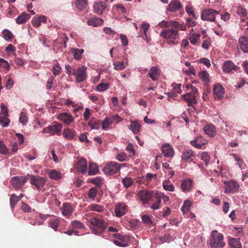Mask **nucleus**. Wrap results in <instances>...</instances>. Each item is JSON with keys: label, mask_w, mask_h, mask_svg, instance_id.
<instances>
[{"label": "nucleus", "mask_w": 248, "mask_h": 248, "mask_svg": "<svg viewBox=\"0 0 248 248\" xmlns=\"http://www.w3.org/2000/svg\"><path fill=\"white\" fill-rule=\"evenodd\" d=\"M160 36L165 39L168 44L174 45L179 37L178 30L170 28L162 29L160 32Z\"/></svg>", "instance_id": "nucleus-1"}, {"label": "nucleus", "mask_w": 248, "mask_h": 248, "mask_svg": "<svg viewBox=\"0 0 248 248\" xmlns=\"http://www.w3.org/2000/svg\"><path fill=\"white\" fill-rule=\"evenodd\" d=\"M224 237L217 231L214 230L211 232L210 244L212 248H221L225 243L223 242Z\"/></svg>", "instance_id": "nucleus-2"}, {"label": "nucleus", "mask_w": 248, "mask_h": 248, "mask_svg": "<svg viewBox=\"0 0 248 248\" xmlns=\"http://www.w3.org/2000/svg\"><path fill=\"white\" fill-rule=\"evenodd\" d=\"M90 222L92 225V231L95 234H100L106 227V224L104 221L98 218H91Z\"/></svg>", "instance_id": "nucleus-3"}, {"label": "nucleus", "mask_w": 248, "mask_h": 248, "mask_svg": "<svg viewBox=\"0 0 248 248\" xmlns=\"http://www.w3.org/2000/svg\"><path fill=\"white\" fill-rule=\"evenodd\" d=\"M191 91L189 93L182 95L183 99L187 103L189 106H193L197 103V97L199 93L198 89L194 86L191 87Z\"/></svg>", "instance_id": "nucleus-4"}, {"label": "nucleus", "mask_w": 248, "mask_h": 248, "mask_svg": "<svg viewBox=\"0 0 248 248\" xmlns=\"http://www.w3.org/2000/svg\"><path fill=\"white\" fill-rule=\"evenodd\" d=\"M30 176L31 184L35 186L38 190H42L46 183V179L40 176L31 175Z\"/></svg>", "instance_id": "nucleus-5"}, {"label": "nucleus", "mask_w": 248, "mask_h": 248, "mask_svg": "<svg viewBox=\"0 0 248 248\" xmlns=\"http://www.w3.org/2000/svg\"><path fill=\"white\" fill-rule=\"evenodd\" d=\"M86 70L87 67L84 65L73 70V75L75 76L78 82H81L86 79Z\"/></svg>", "instance_id": "nucleus-6"}, {"label": "nucleus", "mask_w": 248, "mask_h": 248, "mask_svg": "<svg viewBox=\"0 0 248 248\" xmlns=\"http://www.w3.org/2000/svg\"><path fill=\"white\" fill-rule=\"evenodd\" d=\"M120 170L119 164L115 161L110 162L106 165L103 171L107 175H112Z\"/></svg>", "instance_id": "nucleus-7"}, {"label": "nucleus", "mask_w": 248, "mask_h": 248, "mask_svg": "<svg viewBox=\"0 0 248 248\" xmlns=\"http://www.w3.org/2000/svg\"><path fill=\"white\" fill-rule=\"evenodd\" d=\"M219 14V12L217 11L207 9L202 11L201 14V18L203 20L214 21L216 16Z\"/></svg>", "instance_id": "nucleus-8"}, {"label": "nucleus", "mask_w": 248, "mask_h": 248, "mask_svg": "<svg viewBox=\"0 0 248 248\" xmlns=\"http://www.w3.org/2000/svg\"><path fill=\"white\" fill-rule=\"evenodd\" d=\"M224 184L226 186V188L225 190V193H234L237 190L239 187L238 183L234 180L225 182Z\"/></svg>", "instance_id": "nucleus-9"}, {"label": "nucleus", "mask_w": 248, "mask_h": 248, "mask_svg": "<svg viewBox=\"0 0 248 248\" xmlns=\"http://www.w3.org/2000/svg\"><path fill=\"white\" fill-rule=\"evenodd\" d=\"M214 95L215 98L221 99L224 95V90L222 85L217 83L215 85L213 89Z\"/></svg>", "instance_id": "nucleus-10"}, {"label": "nucleus", "mask_w": 248, "mask_h": 248, "mask_svg": "<svg viewBox=\"0 0 248 248\" xmlns=\"http://www.w3.org/2000/svg\"><path fill=\"white\" fill-rule=\"evenodd\" d=\"M162 152L165 157H172L174 155L172 146L169 143L164 144L161 147Z\"/></svg>", "instance_id": "nucleus-11"}, {"label": "nucleus", "mask_w": 248, "mask_h": 248, "mask_svg": "<svg viewBox=\"0 0 248 248\" xmlns=\"http://www.w3.org/2000/svg\"><path fill=\"white\" fill-rule=\"evenodd\" d=\"M75 167L78 171L81 172L82 173H85L87 169L86 160L83 158H79L77 163L75 164Z\"/></svg>", "instance_id": "nucleus-12"}, {"label": "nucleus", "mask_w": 248, "mask_h": 248, "mask_svg": "<svg viewBox=\"0 0 248 248\" xmlns=\"http://www.w3.org/2000/svg\"><path fill=\"white\" fill-rule=\"evenodd\" d=\"M26 180L24 177H14L11 180L12 185L16 189H19L25 184Z\"/></svg>", "instance_id": "nucleus-13"}, {"label": "nucleus", "mask_w": 248, "mask_h": 248, "mask_svg": "<svg viewBox=\"0 0 248 248\" xmlns=\"http://www.w3.org/2000/svg\"><path fill=\"white\" fill-rule=\"evenodd\" d=\"M62 129V125L56 122L48 126V133L51 135H60Z\"/></svg>", "instance_id": "nucleus-14"}, {"label": "nucleus", "mask_w": 248, "mask_h": 248, "mask_svg": "<svg viewBox=\"0 0 248 248\" xmlns=\"http://www.w3.org/2000/svg\"><path fill=\"white\" fill-rule=\"evenodd\" d=\"M127 211V206L124 203H119L115 206V213L118 217L124 216Z\"/></svg>", "instance_id": "nucleus-15"}, {"label": "nucleus", "mask_w": 248, "mask_h": 248, "mask_svg": "<svg viewBox=\"0 0 248 248\" xmlns=\"http://www.w3.org/2000/svg\"><path fill=\"white\" fill-rule=\"evenodd\" d=\"M148 75L153 81L158 80L160 76V71L159 68L156 66L152 67L148 73Z\"/></svg>", "instance_id": "nucleus-16"}, {"label": "nucleus", "mask_w": 248, "mask_h": 248, "mask_svg": "<svg viewBox=\"0 0 248 248\" xmlns=\"http://www.w3.org/2000/svg\"><path fill=\"white\" fill-rule=\"evenodd\" d=\"M238 45L240 48L244 53L248 52V37L242 36L239 38Z\"/></svg>", "instance_id": "nucleus-17"}, {"label": "nucleus", "mask_w": 248, "mask_h": 248, "mask_svg": "<svg viewBox=\"0 0 248 248\" xmlns=\"http://www.w3.org/2000/svg\"><path fill=\"white\" fill-rule=\"evenodd\" d=\"M107 6L108 4L106 1L96 2L94 4V12L98 15H101Z\"/></svg>", "instance_id": "nucleus-18"}, {"label": "nucleus", "mask_w": 248, "mask_h": 248, "mask_svg": "<svg viewBox=\"0 0 248 248\" xmlns=\"http://www.w3.org/2000/svg\"><path fill=\"white\" fill-rule=\"evenodd\" d=\"M172 86L173 87L172 91L170 92L166 93V94L168 95L169 98L173 97L175 96H177L178 94H180L182 92V90L181 89V84H177L174 83L172 84Z\"/></svg>", "instance_id": "nucleus-19"}, {"label": "nucleus", "mask_w": 248, "mask_h": 248, "mask_svg": "<svg viewBox=\"0 0 248 248\" xmlns=\"http://www.w3.org/2000/svg\"><path fill=\"white\" fill-rule=\"evenodd\" d=\"M237 66L231 61L225 62L223 65V71L225 73H229L236 69Z\"/></svg>", "instance_id": "nucleus-20"}, {"label": "nucleus", "mask_w": 248, "mask_h": 248, "mask_svg": "<svg viewBox=\"0 0 248 248\" xmlns=\"http://www.w3.org/2000/svg\"><path fill=\"white\" fill-rule=\"evenodd\" d=\"M182 5L179 1L173 0L168 6L167 10L171 12H174L180 9Z\"/></svg>", "instance_id": "nucleus-21"}, {"label": "nucleus", "mask_w": 248, "mask_h": 248, "mask_svg": "<svg viewBox=\"0 0 248 248\" xmlns=\"http://www.w3.org/2000/svg\"><path fill=\"white\" fill-rule=\"evenodd\" d=\"M206 142V141L203 140L202 137H198L195 140H191L190 144L193 147L197 149H200L204 145Z\"/></svg>", "instance_id": "nucleus-22"}, {"label": "nucleus", "mask_w": 248, "mask_h": 248, "mask_svg": "<svg viewBox=\"0 0 248 248\" xmlns=\"http://www.w3.org/2000/svg\"><path fill=\"white\" fill-rule=\"evenodd\" d=\"M152 193L146 190H141L139 192V196L143 203L145 204L152 197Z\"/></svg>", "instance_id": "nucleus-23"}, {"label": "nucleus", "mask_w": 248, "mask_h": 248, "mask_svg": "<svg viewBox=\"0 0 248 248\" xmlns=\"http://www.w3.org/2000/svg\"><path fill=\"white\" fill-rule=\"evenodd\" d=\"M128 129L134 134L138 133L140 129L141 125L137 121H130V124L128 126Z\"/></svg>", "instance_id": "nucleus-24"}, {"label": "nucleus", "mask_w": 248, "mask_h": 248, "mask_svg": "<svg viewBox=\"0 0 248 248\" xmlns=\"http://www.w3.org/2000/svg\"><path fill=\"white\" fill-rule=\"evenodd\" d=\"M128 60L126 59L125 62L116 61L113 62L114 69L117 71H121L124 70L128 64Z\"/></svg>", "instance_id": "nucleus-25"}, {"label": "nucleus", "mask_w": 248, "mask_h": 248, "mask_svg": "<svg viewBox=\"0 0 248 248\" xmlns=\"http://www.w3.org/2000/svg\"><path fill=\"white\" fill-rule=\"evenodd\" d=\"M58 118L60 120L63 122L67 124H69L73 121V117L70 114L67 113H63L60 114Z\"/></svg>", "instance_id": "nucleus-26"}, {"label": "nucleus", "mask_w": 248, "mask_h": 248, "mask_svg": "<svg viewBox=\"0 0 248 248\" xmlns=\"http://www.w3.org/2000/svg\"><path fill=\"white\" fill-rule=\"evenodd\" d=\"M195 155L191 150L187 149L184 151L182 155V159L185 161L192 160Z\"/></svg>", "instance_id": "nucleus-27"}, {"label": "nucleus", "mask_w": 248, "mask_h": 248, "mask_svg": "<svg viewBox=\"0 0 248 248\" xmlns=\"http://www.w3.org/2000/svg\"><path fill=\"white\" fill-rule=\"evenodd\" d=\"M62 211L63 216L69 217L72 214L73 208L69 204L64 203L62 207Z\"/></svg>", "instance_id": "nucleus-28"}, {"label": "nucleus", "mask_w": 248, "mask_h": 248, "mask_svg": "<svg viewBox=\"0 0 248 248\" xmlns=\"http://www.w3.org/2000/svg\"><path fill=\"white\" fill-rule=\"evenodd\" d=\"M31 17L29 14L23 12L20 16L16 18V23L17 24H24L26 23Z\"/></svg>", "instance_id": "nucleus-29"}, {"label": "nucleus", "mask_w": 248, "mask_h": 248, "mask_svg": "<svg viewBox=\"0 0 248 248\" xmlns=\"http://www.w3.org/2000/svg\"><path fill=\"white\" fill-rule=\"evenodd\" d=\"M204 131L205 133L210 137H214L216 133V130L213 124H207L204 126Z\"/></svg>", "instance_id": "nucleus-30"}, {"label": "nucleus", "mask_w": 248, "mask_h": 248, "mask_svg": "<svg viewBox=\"0 0 248 248\" xmlns=\"http://www.w3.org/2000/svg\"><path fill=\"white\" fill-rule=\"evenodd\" d=\"M103 20L99 17H94L90 18L87 21V24L89 26L97 27L102 24Z\"/></svg>", "instance_id": "nucleus-31"}, {"label": "nucleus", "mask_w": 248, "mask_h": 248, "mask_svg": "<svg viewBox=\"0 0 248 248\" xmlns=\"http://www.w3.org/2000/svg\"><path fill=\"white\" fill-rule=\"evenodd\" d=\"M46 21V17L44 16H41L38 17H34L32 20V25L35 27L40 26L41 23H45Z\"/></svg>", "instance_id": "nucleus-32"}, {"label": "nucleus", "mask_w": 248, "mask_h": 248, "mask_svg": "<svg viewBox=\"0 0 248 248\" xmlns=\"http://www.w3.org/2000/svg\"><path fill=\"white\" fill-rule=\"evenodd\" d=\"M192 181L191 179L185 180L181 184V187L184 191H189L192 187Z\"/></svg>", "instance_id": "nucleus-33"}, {"label": "nucleus", "mask_w": 248, "mask_h": 248, "mask_svg": "<svg viewBox=\"0 0 248 248\" xmlns=\"http://www.w3.org/2000/svg\"><path fill=\"white\" fill-rule=\"evenodd\" d=\"M84 52L83 49L72 48L71 52L73 54L74 58L76 60H80L81 58L82 54Z\"/></svg>", "instance_id": "nucleus-34"}, {"label": "nucleus", "mask_w": 248, "mask_h": 248, "mask_svg": "<svg viewBox=\"0 0 248 248\" xmlns=\"http://www.w3.org/2000/svg\"><path fill=\"white\" fill-rule=\"evenodd\" d=\"M47 172L49 177L54 180H58L62 176V174L60 172L55 170H49L47 171Z\"/></svg>", "instance_id": "nucleus-35"}, {"label": "nucleus", "mask_w": 248, "mask_h": 248, "mask_svg": "<svg viewBox=\"0 0 248 248\" xmlns=\"http://www.w3.org/2000/svg\"><path fill=\"white\" fill-rule=\"evenodd\" d=\"M229 244L232 248H242L239 238H232L230 239Z\"/></svg>", "instance_id": "nucleus-36"}, {"label": "nucleus", "mask_w": 248, "mask_h": 248, "mask_svg": "<svg viewBox=\"0 0 248 248\" xmlns=\"http://www.w3.org/2000/svg\"><path fill=\"white\" fill-rule=\"evenodd\" d=\"M99 171L98 166L95 163H91L89 165L88 174L89 175H95Z\"/></svg>", "instance_id": "nucleus-37"}, {"label": "nucleus", "mask_w": 248, "mask_h": 248, "mask_svg": "<svg viewBox=\"0 0 248 248\" xmlns=\"http://www.w3.org/2000/svg\"><path fill=\"white\" fill-rule=\"evenodd\" d=\"M63 137L67 140H72L75 136V133L73 131L69 129H64L63 131Z\"/></svg>", "instance_id": "nucleus-38"}, {"label": "nucleus", "mask_w": 248, "mask_h": 248, "mask_svg": "<svg viewBox=\"0 0 248 248\" xmlns=\"http://www.w3.org/2000/svg\"><path fill=\"white\" fill-rule=\"evenodd\" d=\"M19 122L24 126L26 125L27 124L28 122V118L27 114L25 113L21 112L20 113Z\"/></svg>", "instance_id": "nucleus-39"}, {"label": "nucleus", "mask_w": 248, "mask_h": 248, "mask_svg": "<svg viewBox=\"0 0 248 248\" xmlns=\"http://www.w3.org/2000/svg\"><path fill=\"white\" fill-rule=\"evenodd\" d=\"M200 33L196 32L193 33L189 37L190 43L194 45H196L198 40L200 39Z\"/></svg>", "instance_id": "nucleus-40"}, {"label": "nucleus", "mask_w": 248, "mask_h": 248, "mask_svg": "<svg viewBox=\"0 0 248 248\" xmlns=\"http://www.w3.org/2000/svg\"><path fill=\"white\" fill-rule=\"evenodd\" d=\"M163 188L168 191H174V186L173 184H170L168 181H165L162 184Z\"/></svg>", "instance_id": "nucleus-41"}, {"label": "nucleus", "mask_w": 248, "mask_h": 248, "mask_svg": "<svg viewBox=\"0 0 248 248\" xmlns=\"http://www.w3.org/2000/svg\"><path fill=\"white\" fill-rule=\"evenodd\" d=\"M112 124V121L110 119L109 117H106L103 121H102V129L103 130H106L108 128L109 125H111Z\"/></svg>", "instance_id": "nucleus-42"}, {"label": "nucleus", "mask_w": 248, "mask_h": 248, "mask_svg": "<svg viewBox=\"0 0 248 248\" xmlns=\"http://www.w3.org/2000/svg\"><path fill=\"white\" fill-rule=\"evenodd\" d=\"M237 14L242 17H245L247 16V10L241 6H239L236 8Z\"/></svg>", "instance_id": "nucleus-43"}, {"label": "nucleus", "mask_w": 248, "mask_h": 248, "mask_svg": "<svg viewBox=\"0 0 248 248\" xmlns=\"http://www.w3.org/2000/svg\"><path fill=\"white\" fill-rule=\"evenodd\" d=\"M60 222L58 218H54L49 221V225L54 230L56 231L58 228Z\"/></svg>", "instance_id": "nucleus-44"}, {"label": "nucleus", "mask_w": 248, "mask_h": 248, "mask_svg": "<svg viewBox=\"0 0 248 248\" xmlns=\"http://www.w3.org/2000/svg\"><path fill=\"white\" fill-rule=\"evenodd\" d=\"M9 150L4 143L3 140L0 139V154L6 155L8 153Z\"/></svg>", "instance_id": "nucleus-45"}, {"label": "nucleus", "mask_w": 248, "mask_h": 248, "mask_svg": "<svg viewBox=\"0 0 248 248\" xmlns=\"http://www.w3.org/2000/svg\"><path fill=\"white\" fill-rule=\"evenodd\" d=\"M192 205V202L189 200H186L181 208V210L184 214L186 213L189 209L190 207Z\"/></svg>", "instance_id": "nucleus-46"}, {"label": "nucleus", "mask_w": 248, "mask_h": 248, "mask_svg": "<svg viewBox=\"0 0 248 248\" xmlns=\"http://www.w3.org/2000/svg\"><path fill=\"white\" fill-rule=\"evenodd\" d=\"M87 4V0H77L76 1V6L80 10L84 9Z\"/></svg>", "instance_id": "nucleus-47"}, {"label": "nucleus", "mask_w": 248, "mask_h": 248, "mask_svg": "<svg viewBox=\"0 0 248 248\" xmlns=\"http://www.w3.org/2000/svg\"><path fill=\"white\" fill-rule=\"evenodd\" d=\"M126 151L129 152L128 156L129 157H133L135 155V150L133 144L128 143L126 148Z\"/></svg>", "instance_id": "nucleus-48"}, {"label": "nucleus", "mask_w": 248, "mask_h": 248, "mask_svg": "<svg viewBox=\"0 0 248 248\" xmlns=\"http://www.w3.org/2000/svg\"><path fill=\"white\" fill-rule=\"evenodd\" d=\"M10 120L8 116H0V124L3 127H7L9 125Z\"/></svg>", "instance_id": "nucleus-49"}, {"label": "nucleus", "mask_w": 248, "mask_h": 248, "mask_svg": "<svg viewBox=\"0 0 248 248\" xmlns=\"http://www.w3.org/2000/svg\"><path fill=\"white\" fill-rule=\"evenodd\" d=\"M109 84L108 83H100L97 86L96 90L99 92H103L107 90Z\"/></svg>", "instance_id": "nucleus-50"}, {"label": "nucleus", "mask_w": 248, "mask_h": 248, "mask_svg": "<svg viewBox=\"0 0 248 248\" xmlns=\"http://www.w3.org/2000/svg\"><path fill=\"white\" fill-rule=\"evenodd\" d=\"M133 182L131 177H125L123 179V183L125 187H129Z\"/></svg>", "instance_id": "nucleus-51"}, {"label": "nucleus", "mask_w": 248, "mask_h": 248, "mask_svg": "<svg viewBox=\"0 0 248 248\" xmlns=\"http://www.w3.org/2000/svg\"><path fill=\"white\" fill-rule=\"evenodd\" d=\"M199 76L204 81H209V74L206 71L203 70L199 72Z\"/></svg>", "instance_id": "nucleus-52"}, {"label": "nucleus", "mask_w": 248, "mask_h": 248, "mask_svg": "<svg viewBox=\"0 0 248 248\" xmlns=\"http://www.w3.org/2000/svg\"><path fill=\"white\" fill-rule=\"evenodd\" d=\"M19 199L16 194H13L11 195V197L10 198V205L12 208H13L16 205Z\"/></svg>", "instance_id": "nucleus-53"}, {"label": "nucleus", "mask_w": 248, "mask_h": 248, "mask_svg": "<svg viewBox=\"0 0 248 248\" xmlns=\"http://www.w3.org/2000/svg\"><path fill=\"white\" fill-rule=\"evenodd\" d=\"M202 159L205 162V165H207L210 160V155L207 152H203L201 155Z\"/></svg>", "instance_id": "nucleus-54"}, {"label": "nucleus", "mask_w": 248, "mask_h": 248, "mask_svg": "<svg viewBox=\"0 0 248 248\" xmlns=\"http://www.w3.org/2000/svg\"><path fill=\"white\" fill-rule=\"evenodd\" d=\"M4 38L6 40H9L13 37L12 33L8 30H4L2 31Z\"/></svg>", "instance_id": "nucleus-55"}, {"label": "nucleus", "mask_w": 248, "mask_h": 248, "mask_svg": "<svg viewBox=\"0 0 248 248\" xmlns=\"http://www.w3.org/2000/svg\"><path fill=\"white\" fill-rule=\"evenodd\" d=\"M0 67L9 70L10 69V65L8 62L2 58H0Z\"/></svg>", "instance_id": "nucleus-56"}, {"label": "nucleus", "mask_w": 248, "mask_h": 248, "mask_svg": "<svg viewBox=\"0 0 248 248\" xmlns=\"http://www.w3.org/2000/svg\"><path fill=\"white\" fill-rule=\"evenodd\" d=\"M89 209L92 211L101 212L103 210V207L96 204H93L89 206Z\"/></svg>", "instance_id": "nucleus-57"}, {"label": "nucleus", "mask_w": 248, "mask_h": 248, "mask_svg": "<svg viewBox=\"0 0 248 248\" xmlns=\"http://www.w3.org/2000/svg\"><path fill=\"white\" fill-rule=\"evenodd\" d=\"M91 182L97 186H100L103 183V179L101 177H97L92 179Z\"/></svg>", "instance_id": "nucleus-58"}, {"label": "nucleus", "mask_w": 248, "mask_h": 248, "mask_svg": "<svg viewBox=\"0 0 248 248\" xmlns=\"http://www.w3.org/2000/svg\"><path fill=\"white\" fill-rule=\"evenodd\" d=\"M127 155L124 153H120L117 155L116 156V159L120 161L123 162L126 160Z\"/></svg>", "instance_id": "nucleus-59"}, {"label": "nucleus", "mask_w": 248, "mask_h": 248, "mask_svg": "<svg viewBox=\"0 0 248 248\" xmlns=\"http://www.w3.org/2000/svg\"><path fill=\"white\" fill-rule=\"evenodd\" d=\"M72 227L73 228L81 229L83 227V225L79 221L74 220L71 222Z\"/></svg>", "instance_id": "nucleus-60"}, {"label": "nucleus", "mask_w": 248, "mask_h": 248, "mask_svg": "<svg viewBox=\"0 0 248 248\" xmlns=\"http://www.w3.org/2000/svg\"><path fill=\"white\" fill-rule=\"evenodd\" d=\"M149 27L150 24H149V23L146 22H145L143 23H142L141 26V29L144 31V35L146 38L147 37V31H148Z\"/></svg>", "instance_id": "nucleus-61"}, {"label": "nucleus", "mask_w": 248, "mask_h": 248, "mask_svg": "<svg viewBox=\"0 0 248 248\" xmlns=\"http://www.w3.org/2000/svg\"><path fill=\"white\" fill-rule=\"evenodd\" d=\"M96 196V189L95 188H91L88 193V196L89 198L94 199L95 197Z\"/></svg>", "instance_id": "nucleus-62"}, {"label": "nucleus", "mask_w": 248, "mask_h": 248, "mask_svg": "<svg viewBox=\"0 0 248 248\" xmlns=\"http://www.w3.org/2000/svg\"><path fill=\"white\" fill-rule=\"evenodd\" d=\"M142 220L144 223L148 225H151L152 224L150 217L147 215H144L142 216Z\"/></svg>", "instance_id": "nucleus-63"}, {"label": "nucleus", "mask_w": 248, "mask_h": 248, "mask_svg": "<svg viewBox=\"0 0 248 248\" xmlns=\"http://www.w3.org/2000/svg\"><path fill=\"white\" fill-rule=\"evenodd\" d=\"M158 25L161 28H166V29H168V28L170 27V21L162 20L159 23Z\"/></svg>", "instance_id": "nucleus-64"}]
</instances>
